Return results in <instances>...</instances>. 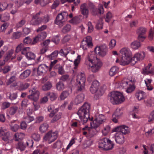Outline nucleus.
Returning a JSON list of instances; mask_svg holds the SVG:
<instances>
[{
  "label": "nucleus",
  "instance_id": "864d4df0",
  "mask_svg": "<svg viewBox=\"0 0 154 154\" xmlns=\"http://www.w3.org/2000/svg\"><path fill=\"white\" fill-rule=\"evenodd\" d=\"M11 70V67L9 66H6L3 69H0V72H2L4 74H6L9 72Z\"/></svg>",
  "mask_w": 154,
  "mask_h": 154
},
{
  "label": "nucleus",
  "instance_id": "1a4fd4ad",
  "mask_svg": "<svg viewBox=\"0 0 154 154\" xmlns=\"http://www.w3.org/2000/svg\"><path fill=\"white\" fill-rule=\"evenodd\" d=\"M57 132H53L50 131L46 134L43 137V140L45 141H48V143L50 144L57 139Z\"/></svg>",
  "mask_w": 154,
  "mask_h": 154
},
{
  "label": "nucleus",
  "instance_id": "58836bf2",
  "mask_svg": "<svg viewBox=\"0 0 154 154\" xmlns=\"http://www.w3.org/2000/svg\"><path fill=\"white\" fill-rule=\"evenodd\" d=\"M71 25L69 24H66L62 28L61 32L63 33H66L69 32L71 30Z\"/></svg>",
  "mask_w": 154,
  "mask_h": 154
},
{
  "label": "nucleus",
  "instance_id": "0eeeda50",
  "mask_svg": "<svg viewBox=\"0 0 154 154\" xmlns=\"http://www.w3.org/2000/svg\"><path fill=\"white\" fill-rule=\"evenodd\" d=\"M85 82V75L81 74L79 75L76 79V87L78 91H81L84 89Z\"/></svg>",
  "mask_w": 154,
  "mask_h": 154
},
{
  "label": "nucleus",
  "instance_id": "f03ea898",
  "mask_svg": "<svg viewBox=\"0 0 154 154\" xmlns=\"http://www.w3.org/2000/svg\"><path fill=\"white\" fill-rule=\"evenodd\" d=\"M108 99L113 104L122 103L125 100V98L121 93L117 91L111 93L108 96Z\"/></svg>",
  "mask_w": 154,
  "mask_h": 154
},
{
  "label": "nucleus",
  "instance_id": "b1692460",
  "mask_svg": "<svg viewBox=\"0 0 154 154\" xmlns=\"http://www.w3.org/2000/svg\"><path fill=\"white\" fill-rule=\"evenodd\" d=\"M48 110L51 113L49 114V117L50 118L53 117L57 113L58 110L57 109H54V107L53 105H50L48 107Z\"/></svg>",
  "mask_w": 154,
  "mask_h": 154
},
{
  "label": "nucleus",
  "instance_id": "aec40b11",
  "mask_svg": "<svg viewBox=\"0 0 154 154\" xmlns=\"http://www.w3.org/2000/svg\"><path fill=\"white\" fill-rule=\"evenodd\" d=\"M121 56L131 57L132 53L130 49L128 48H124L120 50Z\"/></svg>",
  "mask_w": 154,
  "mask_h": 154
},
{
  "label": "nucleus",
  "instance_id": "4d7b16f0",
  "mask_svg": "<svg viewBox=\"0 0 154 154\" xmlns=\"http://www.w3.org/2000/svg\"><path fill=\"white\" fill-rule=\"evenodd\" d=\"M24 44L32 45V39L29 36L25 37L23 40Z\"/></svg>",
  "mask_w": 154,
  "mask_h": 154
},
{
  "label": "nucleus",
  "instance_id": "bb28decb",
  "mask_svg": "<svg viewBox=\"0 0 154 154\" xmlns=\"http://www.w3.org/2000/svg\"><path fill=\"white\" fill-rule=\"evenodd\" d=\"M8 9L10 11V13L12 14H15L18 10L17 7L16 5H13L12 4H8Z\"/></svg>",
  "mask_w": 154,
  "mask_h": 154
},
{
  "label": "nucleus",
  "instance_id": "9d476101",
  "mask_svg": "<svg viewBox=\"0 0 154 154\" xmlns=\"http://www.w3.org/2000/svg\"><path fill=\"white\" fill-rule=\"evenodd\" d=\"M92 46L91 37L87 36L81 42V47L84 50H86L88 48L91 47Z\"/></svg>",
  "mask_w": 154,
  "mask_h": 154
},
{
  "label": "nucleus",
  "instance_id": "13d9d810",
  "mask_svg": "<svg viewBox=\"0 0 154 154\" xmlns=\"http://www.w3.org/2000/svg\"><path fill=\"white\" fill-rule=\"evenodd\" d=\"M62 143L59 140H57L54 143L53 145V148L54 149L56 148H60L61 147Z\"/></svg>",
  "mask_w": 154,
  "mask_h": 154
},
{
  "label": "nucleus",
  "instance_id": "c9c22d12",
  "mask_svg": "<svg viewBox=\"0 0 154 154\" xmlns=\"http://www.w3.org/2000/svg\"><path fill=\"white\" fill-rule=\"evenodd\" d=\"M29 86V84L28 83L23 84L22 83L20 82V85L18 86V88L19 90L22 91L27 88Z\"/></svg>",
  "mask_w": 154,
  "mask_h": 154
},
{
  "label": "nucleus",
  "instance_id": "4c0bfd02",
  "mask_svg": "<svg viewBox=\"0 0 154 154\" xmlns=\"http://www.w3.org/2000/svg\"><path fill=\"white\" fill-rule=\"evenodd\" d=\"M146 32V29L143 27L139 28L137 30L136 32L137 35H145Z\"/></svg>",
  "mask_w": 154,
  "mask_h": 154
},
{
  "label": "nucleus",
  "instance_id": "de8ad7c7",
  "mask_svg": "<svg viewBox=\"0 0 154 154\" xmlns=\"http://www.w3.org/2000/svg\"><path fill=\"white\" fill-rule=\"evenodd\" d=\"M88 136L90 137H93L96 134L95 130L92 128H89L88 130Z\"/></svg>",
  "mask_w": 154,
  "mask_h": 154
},
{
  "label": "nucleus",
  "instance_id": "4be33fe9",
  "mask_svg": "<svg viewBox=\"0 0 154 154\" xmlns=\"http://www.w3.org/2000/svg\"><path fill=\"white\" fill-rule=\"evenodd\" d=\"M132 80L129 81L127 79H124L122 80L120 84V87L122 88H126L128 85H131Z\"/></svg>",
  "mask_w": 154,
  "mask_h": 154
},
{
  "label": "nucleus",
  "instance_id": "4468645a",
  "mask_svg": "<svg viewBox=\"0 0 154 154\" xmlns=\"http://www.w3.org/2000/svg\"><path fill=\"white\" fill-rule=\"evenodd\" d=\"M95 53L102 57H103L106 54L107 48L105 45L97 47L94 49Z\"/></svg>",
  "mask_w": 154,
  "mask_h": 154
},
{
  "label": "nucleus",
  "instance_id": "c756f323",
  "mask_svg": "<svg viewBox=\"0 0 154 154\" xmlns=\"http://www.w3.org/2000/svg\"><path fill=\"white\" fill-rule=\"evenodd\" d=\"M89 5L92 14L94 16L96 15L97 14V9L95 5L92 3H90Z\"/></svg>",
  "mask_w": 154,
  "mask_h": 154
},
{
  "label": "nucleus",
  "instance_id": "774afa93",
  "mask_svg": "<svg viewBox=\"0 0 154 154\" xmlns=\"http://www.w3.org/2000/svg\"><path fill=\"white\" fill-rule=\"evenodd\" d=\"M11 104V103L8 102H4L2 104V108L3 109H5L9 107Z\"/></svg>",
  "mask_w": 154,
  "mask_h": 154
},
{
  "label": "nucleus",
  "instance_id": "c85d7f7f",
  "mask_svg": "<svg viewBox=\"0 0 154 154\" xmlns=\"http://www.w3.org/2000/svg\"><path fill=\"white\" fill-rule=\"evenodd\" d=\"M48 124L46 123H44L40 125L39 130L42 133H44L48 130Z\"/></svg>",
  "mask_w": 154,
  "mask_h": 154
},
{
  "label": "nucleus",
  "instance_id": "338daca9",
  "mask_svg": "<svg viewBox=\"0 0 154 154\" xmlns=\"http://www.w3.org/2000/svg\"><path fill=\"white\" fill-rule=\"evenodd\" d=\"M31 137L35 140L36 141H39L40 138L39 134L36 133L33 134Z\"/></svg>",
  "mask_w": 154,
  "mask_h": 154
},
{
  "label": "nucleus",
  "instance_id": "2f4dec72",
  "mask_svg": "<svg viewBox=\"0 0 154 154\" xmlns=\"http://www.w3.org/2000/svg\"><path fill=\"white\" fill-rule=\"evenodd\" d=\"M62 114L60 112L56 113L53 116V118L51 121V123H54L58 121L61 117Z\"/></svg>",
  "mask_w": 154,
  "mask_h": 154
},
{
  "label": "nucleus",
  "instance_id": "603ef678",
  "mask_svg": "<svg viewBox=\"0 0 154 154\" xmlns=\"http://www.w3.org/2000/svg\"><path fill=\"white\" fill-rule=\"evenodd\" d=\"M17 97V92L10 93L8 96L9 98L11 100H16Z\"/></svg>",
  "mask_w": 154,
  "mask_h": 154
},
{
  "label": "nucleus",
  "instance_id": "393cba45",
  "mask_svg": "<svg viewBox=\"0 0 154 154\" xmlns=\"http://www.w3.org/2000/svg\"><path fill=\"white\" fill-rule=\"evenodd\" d=\"M85 98V95L81 94L78 95L75 97V103L76 104H78L82 103Z\"/></svg>",
  "mask_w": 154,
  "mask_h": 154
},
{
  "label": "nucleus",
  "instance_id": "49530a36",
  "mask_svg": "<svg viewBox=\"0 0 154 154\" xmlns=\"http://www.w3.org/2000/svg\"><path fill=\"white\" fill-rule=\"evenodd\" d=\"M110 129V127L109 125H108L105 127L102 131L103 134L104 136L107 135L109 132Z\"/></svg>",
  "mask_w": 154,
  "mask_h": 154
},
{
  "label": "nucleus",
  "instance_id": "5fc2aeb1",
  "mask_svg": "<svg viewBox=\"0 0 154 154\" xmlns=\"http://www.w3.org/2000/svg\"><path fill=\"white\" fill-rule=\"evenodd\" d=\"M127 88L126 92L128 93H131L134 90L135 87L133 85H131H131H128Z\"/></svg>",
  "mask_w": 154,
  "mask_h": 154
},
{
  "label": "nucleus",
  "instance_id": "79ce46f5",
  "mask_svg": "<svg viewBox=\"0 0 154 154\" xmlns=\"http://www.w3.org/2000/svg\"><path fill=\"white\" fill-rule=\"evenodd\" d=\"M52 87V85L51 83L48 82L45 84L42 87V90L46 91L50 90Z\"/></svg>",
  "mask_w": 154,
  "mask_h": 154
},
{
  "label": "nucleus",
  "instance_id": "680f3d73",
  "mask_svg": "<svg viewBox=\"0 0 154 154\" xmlns=\"http://www.w3.org/2000/svg\"><path fill=\"white\" fill-rule=\"evenodd\" d=\"M10 126L11 130L14 132L17 131L20 128L19 125L17 124H15L13 125H10Z\"/></svg>",
  "mask_w": 154,
  "mask_h": 154
},
{
  "label": "nucleus",
  "instance_id": "39448f33",
  "mask_svg": "<svg viewBox=\"0 0 154 154\" xmlns=\"http://www.w3.org/2000/svg\"><path fill=\"white\" fill-rule=\"evenodd\" d=\"M114 144L108 138H104L100 140L99 147L106 150L112 149L113 147Z\"/></svg>",
  "mask_w": 154,
  "mask_h": 154
},
{
  "label": "nucleus",
  "instance_id": "052dcab7",
  "mask_svg": "<svg viewBox=\"0 0 154 154\" xmlns=\"http://www.w3.org/2000/svg\"><path fill=\"white\" fill-rule=\"evenodd\" d=\"M24 119H26L28 123H29L33 121L35 118L32 115H29L24 117Z\"/></svg>",
  "mask_w": 154,
  "mask_h": 154
},
{
  "label": "nucleus",
  "instance_id": "37998d69",
  "mask_svg": "<svg viewBox=\"0 0 154 154\" xmlns=\"http://www.w3.org/2000/svg\"><path fill=\"white\" fill-rule=\"evenodd\" d=\"M26 56L27 58L29 60H34L35 58V55L31 52H28L26 54Z\"/></svg>",
  "mask_w": 154,
  "mask_h": 154
},
{
  "label": "nucleus",
  "instance_id": "6ab92c4d",
  "mask_svg": "<svg viewBox=\"0 0 154 154\" xmlns=\"http://www.w3.org/2000/svg\"><path fill=\"white\" fill-rule=\"evenodd\" d=\"M115 140L117 143L122 144L125 140L124 137L122 134L117 133L115 135Z\"/></svg>",
  "mask_w": 154,
  "mask_h": 154
},
{
  "label": "nucleus",
  "instance_id": "0e129e2a",
  "mask_svg": "<svg viewBox=\"0 0 154 154\" xmlns=\"http://www.w3.org/2000/svg\"><path fill=\"white\" fill-rule=\"evenodd\" d=\"M112 17V13L110 12H108L106 14L105 18L106 21L108 23L109 22Z\"/></svg>",
  "mask_w": 154,
  "mask_h": 154
},
{
  "label": "nucleus",
  "instance_id": "3c124183",
  "mask_svg": "<svg viewBox=\"0 0 154 154\" xmlns=\"http://www.w3.org/2000/svg\"><path fill=\"white\" fill-rule=\"evenodd\" d=\"M8 4L6 2H4L2 3H0V12L5 10L8 7Z\"/></svg>",
  "mask_w": 154,
  "mask_h": 154
},
{
  "label": "nucleus",
  "instance_id": "a211bd4d",
  "mask_svg": "<svg viewBox=\"0 0 154 154\" xmlns=\"http://www.w3.org/2000/svg\"><path fill=\"white\" fill-rule=\"evenodd\" d=\"M131 57H126L121 56V58L120 61L121 65L125 66L130 63L131 65Z\"/></svg>",
  "mask_w": 154,
  "mask_h": 154
},
{
  "label": "nucleus",
  "instance_id": "f3484780",
  "mask_svg": "<svg viewBox=\"0 0 154 154\" xmlns=\"http://www.w3.org/2000/svg\"><path fill=\"white\" fill-rule=\"evenodd\" d=\"M17 78L15 75L11 77L6 82V85H11V87H15L17 86V83L16 82Z\"/></svg>",
  "mask_w": 154,
  "mask_h": 154
},
{
  "label": "nucleus",
  "instance_id": "6e6552de",
  "mask_svg": "<svg viewBox=\"0 0 154 154\" xmlns=\"http://www.w3.org/2000/svg\"><path fill=\"white\" fill-rule=\"evenodd\" d=\"M105 120L106 119L103 115L97 114L96 115L94 121L90 123V125L92 128H97L101 124L104 122Z\"/></svg>",
  "mask_w": 154,
  "mask_h": 154
},
{
  "label": "nucleus",
  "instance_id": "ea45409f",
  "mask_svg": "<svg viewBox=\"0 0 154 154\" xmlns=\"http://www.w3.org/2000/svg\"><path fill=\"white\" fill-rule=\"evenodd\" d=\"M69 94L68 91H63L60 96V98L61 100H64L69 95Z\"/></svg>",
  "mask_w": 154,
  "mask_h": 154
},
{
  "label": "nucleus",
  "instance_id": "9b49d317",
  "mask_svg": "<svg viewBox=\"0 0 154 154\" xmlns=\"http://www.w3.org/2000/svg\"><path fill=\"white\" fill-rule=\"evenodd\" d=\"M42 14V12L39 11L33 16L30 21L31 24L34 25H38L41 24L42 22L43 18L40 16Z\"/></svg>",
  "mask_w": 154,
  "mask_h": 154
},
{
  "label": "nucleus",
  "instance_id": "69168bd1",
  "mask_svg": "<svg viewBox=\"0 0 154 154\" xmlns=\"http://www.w3.org/2000/svg\"><path fill=\"white\" fill-rule=\"evenodd\" d=\"M122 113L120 109H118L116 110L115 113L113 115H114V116H116L117 118H119L121 116Z\"/></svg>",
  "mask_w": 154,
  "mask_h": 154
},
{
  "label": "nucleus",
  "instance_id": "20e7f679",
  "mask_svg": "<svg viewBox=\"0 0 154 154\" xmlns=\"http://www.w3.org/2000/svg\"><path fill=\"white\" fill-rule=\"evenodd\" d=\"M86 60L87 62H89V63H91V65L89 63V69H91L92 72H94L98 71L102 65L101 61L97 57L92 60L90 57H88L86 58Z\"/></svg>",
  "mask_w": 154,
  "mask_h": 154
},
{
  "label": "nucleus",
  "instance_id": "e2e57ef3",
  "mask_svg": "<svg viewBox=\"0 0 154 154\" xmlns=\"http://www.w3.org/2000/svg\"><path fill=\"white\" fill-rule=\"evenodd\" d=\"M21 35V33L20 32H14L13 34L12 38L13 39H16L19 38Z\"/></svg>",
  "mask_w": 154,
  "mask_h": 154
},
{
  "label": "nucleus",
  "instance_id": "dca6fc26",
  "mask_svg": "<svg viewBox=\"0 0 154 154\" xmlns=\"http://www.w3.org/2000/svg\"><path fill=\"white\" fill-rule=\"evenodd\" d=\"M48 70L49 71L48 66L45 64H42L39 65L37 69V72L38 74L40 75L46 73Z\"/></svg>",
  "mask_w": 154,
  "mask_h": 154
},
{
  "label": "nucleus",
  "instance_id": "c03bdc74",
  "mask_svg": "<svg viewBox=\"0 0 154 154\" xmlns=\"http://www.w3.org/2000/svg\"><path fill=\"white\" fill-rule=\"evenodd\" d=\"M47 96H50V98L51 100H55L57 97V94L54 93L48 92L46 94Z\"/></svg>",
  "mask_w": 154,
  "mask_h": 154
},
{
  "label": "nucleus",
  "instance_id": "7c9ffc66",
  "mask_svg": "<svg viewBox=\"0 0 154 154\" xmlns=\"http://www.w3.org/2000/svg\"><path fill=\"white\" fill-rule=\"evenodd\" d=\"M31 73V71L27 69L22 73L20 76V78L21 79H24L28 77Z\"/></svg>",
  "mask_w": 154,
  "mask_h": 154
},
{
  "label": "nucleus",
  "instance_id": "09e8293b",
  "mask_svg": "<svg viewBox=\"0 0 154 154\" xmlns=\"http://www.w3.org/2000/svg\"><path fill=\"white\" fill-rule=\"evenodd\" d=\"M25 148V146L24 145L23 143L22 142H19L17 146V148L20 149L21 151H23Z\"/></svg>",
  "mask_w": 154,
  "mask_h": 154
},
{
  "label": "nucleus",
  "instance_id": "6e6d98bb",
  "mask_svg": "<svg viewBox=\"0 0 154 154\" xmlns=\"http://www.w3.org/2000/svg\"><path fill=\"white\" fill-rule=\"evenodd\" d=\"M14 53V51L12 50H11L9 51L7 53V55L5 57V60L7 61L9 59L11 58L12 55Z\"/></svg>",
  "mask_w": 154,
  "mask_h": 154
},
{
  "label": "nucleus",
  "instance_id": "8fccbe9b",
  "mask_svg": "<svg viewBox=\"0 0 154 154\" xmlns=\"http://www.w3.org/2000/svg\"><path fill=\"white\" fill-rule=\"evenodd\" d=\"M55 69L58 70V72L59 74H62L63 73V69L62 66L60 65L59 64L56 65L54 67Z\"/></svg>",
  "mask_w": 154,
  "mask_h": 154
},
{
  "label": "nucleus",
  "instance_id": "f257e3e1",
  "mask_svg": "<svg viewBox=\"0 0 154 154\" xmlns=\"http://www.w3.org/2000/svg\"><path fill=\"white\" fill-rule=\"evenodd\" d=\"M90 105L88 103H85L79 109L77 115L81 119V122L83 124H85L89 118V112Z\"/></svg>",
  "mask_w": 154,
  "mask_h": 154
},
{
  "label": "nucleus",
  "instance_id": "cd10ccee",
  "mask_svg": "<svg viewBox=\"0 0 154 154\" xmlns=\"http://www.w3.org/2000/svg\"><path fill=\"white\" fill-rule=\"evenodd\" d=\"M141 45L139 41L135 40L132 42L131 44V47L134 50H136L140 48Z\"/></svg>",
  "mask_w": 154,
  "mask_h": 154
},
{
  "label": "nucleus",
  "instance_id": "a18cd8bd",
  "mask_svg": "<svg viewBox=\"0 0 154 154\" xmlns=\"http://www.w3.org/2000/svg\"><path fill=\"white\" fill-rule=\"evenodd\" d=\"M57 89L59 91H61L65 88L64 84L61 82H58L56 85Z\"/></svg>",
  "mask_w": 154,
  "mask_h": 154
},
{
  "label": "nucleus",
  "instance_id": "e433bc0d",
  "mask_svg": "<svg viewBox=\"0 0 154 154\" xmlns=\"http://www.w3.org/2000/svg\"><path fill=\"white\" fill-rule=\"evenodd\" d=\"M58 51L56 50L52 52L51 54L46 56L47 57L49 60H53L56 58L58 55Z\"/></svg>",
  "mask_w": 154,
  "mask_h": 154
},
{
  "label": "nucleus",
  "instance_id": "f704fd0d",
  "mask_svg": "<svg viewBox=\"0 0 154 154\" xmlns=\"http://www.w3.org/2000/svg\"><path fill=\"white\" fill-rule=\"evenodd\" d=\"M10 16L9 13L7 12L4 13L2 14L0 17L1 20L2 22H4L8 20Z\"/></svg>",
  "mask_w": 154,
  "mask_h": 154
},
{
  "label": "nucleus",
  "instance_id": "2eb2a0df",
  "mask_svg": "<svg viewBox=\"0 0 154 154\" xmlns=\"http://www.w3.org/2000/svg\"><path fill=\"white\" fill-rule=\"evenodd\" d=\"M112 132H119L125 134L129 132V129L127 126L122 125L117 126L113 129Z\"/></svg>",
  "mask_w": 154,
  "mask_h": 154
},
{
  "label": "nucleus",
  "instance_id": "473e14b6",
  "mask_svg": "<svg viewBox=\"0 0 154 154\" xmlns=\"http://www.w3.org/2000/svg\"><path fill=\"white\" fill-rule=\"evenodd\" d=\"M135 95L137 99L140 100L144 99L145 93L143 91H139L136 93Z\"/></svg>",
  "mask_w": 154,
  "mask_h": 154
},
{
  "label": "nucleus",
  "instance_id": "a19ab883",
  "mask_svg": "<svg viewBox=\"0 0 154 154\" xmlns=\"http://www.w3.org/2000/svg\"><path fill=\"white\" fill-rule=\"evenodd\" d=\"M18 109V107L16 106H13L10 107L9 110V114L13 115L17 112Z\"/></svg>",
  "mask_w": 154,
  "mask_h": 154
},
{
  "label": "nucleus",
  "instance_id": "72a5a7b5",
  "mask_svg": "<svg viewBox=\"0 0 154 154\" xmlns=\"http://www.w3.org/2000/svg\"><path fill=\"white\" fill-rule=\"evenodd\" d=\"M119 71V68L116 66L112 67L110 69L109 72V75L113 76L117 73Z\"/></svg>",
  "mask_w": 154,
  "mask_h": 154
},
{
  "label": "nucleus",
  "instance_id": "bf43d9fd",
  "mask_svg": "<svg viewBox=\"0 0 154 154\" xmlns=\"http://www.w3.org/2000/svg\"><path fill=\"white\" fill-rule=\"evenodd\" d=\"M40 40L41 41L45 39L47 36V34L45 32H43L38 35Z\"/></svg>",
  "mask_w": 154,
  "mask_h": 154
},
{
  "label": "nucleus",
  "instance_id": "ddd939ff",
  "mask_svg": "<svg viewBox=\"0 0 154 154\" xmlns=\"http://www.w3.org/2000/svg\"><path fill=\"white\" fill-rule=\"evenodd\" d=\"M145 53L144 52L142 53H137L131 59V65H134L139 60H142L144 58Z\"/></svg>",
  "mask_w": 154,
  "mask_h": 154
},
{
  "label": "nucleus",
  "instance_id": "423d86ee",
  "mask_svg": "<svg viewBox=\"0 0 154 154\" xmlns=\"http://www.w3.org/2000/svg\"><path fill=\"white\" fill-rule=\"evenodd\" d=\"M68 16V14L66 12L63 11L60 13L57 16L54 21L55 23L59 27H62Z\"/></svg>",
  "mask_w": 154,
  "mask_h": 154
},
{
  "label": "nucleus",
  "instance_id": "7ed1b4c3",
  "mask_svg": "<svg viewBox=\"0 0 154 154\" xmlns=\"http://www.w3.org/2000/svg\"><path fill=\"white\" fill-rule=\"evenodd\" d=\"M99 83L97 80H94L92 82L90 88V91L92 93H95L94 97L96 99H99L103 94L104 90L102 88L99 89Z\"/></svg>",
  "mask_w": 154,
  "mask_h": 154
},
{
  "label": "nucleus",
  "instance_id": "412c9836",
  "mask_svg": "<svg viewBox=\"0 0 154 154\" xmlns=\"http://www.w3.org/2000/svg\"><path fill=\"white\" fill-rule=\"evenodd\" d=\"M2 139L7 143L11 142L12 140V135L8 132H6L2 137Z\"/></svg>",
  "mask_w": 154,
  "mask_h": 154
},
{
  "label": "nucleus",
  "instance_id": "f8f14e48",
  "mask_svg": "<svg viewBox=\"0 0 154 154\" xmlns=\"http://www.w3.org/2000/svg\"><path fill=\"white\" fill-rule=\"evenodd\" d=\"M29 92L30 94L27 96L28 98L35 102L37 101L39 97V91L33 88L32 90H30Z\"/></svg>",
  "mask_w": 154,
  "mask_h": 154
},
{
  "label": "nucleus",
  "instance_id": "a878e982",
  "mask_svg": "<svg viewBox=\"0 0 154 154\" xmlns=\"http://www.w3.org/2000/svg\"><path fill=\"white\" fill-rule=\"evenodd\" d=\"M80 9L81 12L83 15H87L88 14L89 10L85 3H84L81 5L80 6Z\"/></svg>",
  "mask_w": 154,
  "mask_h": 154
},
{
  "label": "nucleus",
  "instance_id": "5701e85b",
  "mask_svg": "<svg viewBox=\"0 0 154 154\" xmlns=\"http://www.w3.org/2000/svg\"><path fill=\"white\" fill-rule=\"evenodd\" d=\"M151 63H149L148 66H146L144 69H143V73L145 75L148 74H154V69L150 70V68L151 66Z\"/></svg>",
  "mask_w": 154,
  "mask_h": 154
}]
</instances>
